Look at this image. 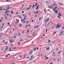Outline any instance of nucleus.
<instances>
[{"label":"nucleus","mask_w":64,"mask_h":64,"mask_svg":"<svg viewBox=\"0 0 64 64\" xmlns=\"http://www.w3.org/2000/svg\"><path fill=\"white\" fill-rule=\"evenodd\" d=\"M48 8H49L50 9H53V7L52 6H48Z\"/></svg>","instance_id":"7ed1b4c3"},{"label":"nucleus","mask_w":64,"mask_h":64,"mask_svg":"<svg viewBox=\"0 0 64 64\" xmlns=\"http://www.w3.org/2000/svg\"><path fill=\"white\" fill-rule=\"evenodd\" d=\"M9 1V0H7L6 1V2H8V1Z\"/></svg>","instance_id":"13d9d810"},{"label":"nucleus","mask_w":64,"mask_h":64,"mask_svg":"<svg viewBox=\"0 0 64 64\" xmlns=\"http://www.w3.org/2000/svg\"><path fill=\"white\" fill-rule=\"evenodd\" d=\"M50 24V23L49 22L47 25V26H49V24Z\"/></svg>","instance_id":"a878e982"},{"label":"nucleus","mask_w":64,"mask_h":64,"mask_svg":"<svg viewBox=\"0 0 64 64\" xmlns=\"http://www.w3.org/2000/svg\"><path fill=\"white\" fill-rule=\"evenodd\" d=\"M10 46H13V44H11L10 45Z\"/></svg>","instance_id":"680f3d73"},{"label":"nucleus","mask_w":64,"mask_h":64,"mask_svg":"<svg viewBox=\"0 0 64 64\" xmlns=\"http://www.w3.org/2000/svg\"><path fill=\"white\" fill-rule=\"evenodd\" d=\"M2 42H4V43H5V40H2Z\"/></svg>","instance_id":"2f4dec72"},{"label":"nucleus","mask_w":64,"mask_h":64,"mask_svg":"<svg viewBox=\"0 0 64 64\" xmlns=\"http://www.w3.org/2000/svg\"><path fill=\"white\" fill-rule=\"evenodd\" d=\"M46 59H48V57H46L45 58Z\"/></svg>","instance_id":"412c9836"},{"label":"nucleus","mask_w":64,"mask_h":64,"mask_svg":"<svg viewBox=\"0 0 64 64\" xmlns=\"http://www.w3.org/2000/svg\"><path fill=\"white\" fill-rule=\"evenodd\" d=\"M39 5H38L36 7V10H38L39 9Z\"/></svg>","instance_id":"39448f33"},{"label":"nucleus","mask_w":64,"mask_h":64,"mask_svg":"<svg viewBox=\"0 0 64 64\" xmlns=\"http://www.w3.org/2000/svg\"><path fill=\"white\" fill-rule=\"evenodd\" d=\"M57 6H56L54 8L55 9V10H56V9H57Z\"/></svg>","instance_id":"4be33fe9"},{"label":"nucleus","mask_w":64,"mask_h":64,"mask_svg":"<svg viewBox=\"0 0 64 64\" xmlns=\"http://www.w3.org/2000/svg\"><path fill=\"white\" fill-rule=\"evenodd\" d=\"M25 19H26V18H24V19L23 20L24 21V20H25Z\"/></svg>","instance_id":"58836bf2"},{"label":"nucleus","mask_w":64,"mask_h":64,"mask_svg":"<svg viewBox=\"0 0 64 64\" xmlns=\"http://www.w3.org/2000/svg\"><path fill=\"white\" fill-rule=\"evenodd\" d=\"M33 53V52L32 51H30V52H29L28 54H30V55H31L32 54V53Z\"/></svg>","instance_id":"20e7f679"},{"label":"nucleus","mask_w":64,"mask_h":64,"mask_svg":"<svg viewBox=\"0 0 64 64\" xmlns=\"http://www.w3.org/2000/svg\"><path fill=\"white\" fill-rule=\"evenodd\" d=\"M44 12H47V10H46V9H44Z\"/></svg>","instance_id":"4468645a"},{"label":"nucleus","mask_w":64,"mask_h":64,"mask_svg":"<svg viewBox=\"0 0 64 64\" xmlns=\"http://www.w3.org/2000/svg\"><path fill=\"white\" fill-rule=\"evenodd\" d=\"M19 58H22V56H19Z\"/></svg>","instance_id":"aec40b11"},{"label":"nucleus","mask_w":64,"mask_h":64,"mask_svg":"<svg viewBox=\"0 0 64 64\" xmlns=\"http://www.w3.org/2000/svg\"><path fill=\"white\" fill-rule=\"evenodd\" d=\"M49 21V18H48L47 20L46 19L44 21L45 24H46L47 22H48Z\"/></svg>","instance_id":"f03ea898"},{"label":"nucleus","mask_w":64,"mask_h":64,"mask_svg":"<svg viewBox=\"0 0 64 64\" xmlns=\"http://www.w3.org/2000/svg\"><path fill=\"white\" fill-rule=\"evenodd\" d=\"M29 30H28L27 32V33H29Z\"/></svg>","instance_id":"3c124183"},{"label":"nucleus","mask_w":64,"mask_h":64,"mask_svg":"<svg viewBox=\"0 0 64 64\" xmlns=\"http://www.w3.org/2000/svg\"><path fill=\"white\" fill-rule=\"evenodd\" d=\"M54 4H56V2H54Z\"/></svg>","instance_id":"4c0bfd02"},{"label":"nucleus","mask_w":64,"mask_h":64,"mask_svg":"<svg viewBox=\"0 0 64 64\" xmlns=\"http://www.w3.org/2000/svg\"><path fill=\"white\" fill-rule=\"evenodd\" d=\"M33 49L34 51H36V48H33Z\"/></svg>","instance_id":"9d476101"},{"label":"nucleus","mask_w":64,"mask_h":64,"mask_svg":"<svg viewBox=\"0 0 64 64\" xmlns=\"http://www.w3.org/2000/svg\"><path fill=\"white\" fill-rule=\"evenodd\" d=\"M29 7H32V5H31Z\"/></svg>","instance_id":"052dcab7"},{"label":"nucleus","mask_w":64,"mask_h":64,"mask_svg":"<svg viewBox=\"0 0 64 64\" xmlns=\"http://www.w3.org/2000/svg\"><path fill=\"white\" fill-rule=\"evenodd\" d=\"M56 33H57L56 32H54L53 33V34H54V35H55V34H56Z\"/></svg>","instance_id":"393cba45"},{"label":"nucleus","mask_w":64,"mask_h":64,"mask_svg":"<svg viewBox=\"0 0 64 64\" xmlns=\"http://www.w3.org/2000/svg\"><path fill=\"white\" fill-rule=\"evenodd\" d=\"M20 27H21L22 26V24H20L19 25Z\"/></svg>","instance_id":"7c9ffc66"},{"label":"nucleus","mask_w":64,"mask_h":64,"mask_svg":"<svg viewBox=\"0 0 64 64\" xmlns=\"http://www.w3.org/2000/svg\"><path fill=\"white\" fill-rule=\"evenodd\" d=\"M55 12L57 14V13H58V10H56L55 11Z\"/></svg>","instance_id":"a211bd4d"},{"label":"nucleus","mask_w":64,"mask_h":64,"mask_svg":"<svg viewBox=\"0 0 64 64\" xmlns=\"http://www.w3.org/2000/svg\"><path fill=\"white\" fill-rule=\"evenodd\" d=\"M38 28V26H35L34 27V28Z\"/></svg>","instance_id":"ddd939ff"},{"label":"nucleus","mask_w":64,"mask_h":64,"mask_svg":"<svg viewBox=\"0 0 64 64\" xmlns=\"http://www.w3.org/2000/svg\"><path fill=\"white\" fill-rule=\"evenodd\" d=\"M29 58H30V57H29V56H28V57H27V58L28 59H29Z\"/></svg>","instance_id":"4d7b16f0"},{"label":"nucleus","mask_w":64,"mask_h":64,"mask_svg":"<svg viewBox=\"0 0 64 64\" xmlns=\"http://www.w3.org/2000/svg\"><path fill=\"white\" fill-rule=\"evenodd\" d=\"M45 36V34H44L43 35V36Z\"/></svg>","instance_id":"338daca9"},{"label":"nucleus","mask_w":64,"mask_h":64,"mask_svg":"<svg viewBox=\"0 0 64 64\" xmlns=\"http://www.w3.org/2000/svg\"><path fill=\"white\" fill-rule=\"evenodd\" d=\"M50 49V47L47 48H46V50H49Z\"/></svg>","instance_id":"1a4fd4ad"},{"label":"nucleus","mask_w":64,"mask_h":64,"mask_svg":"<svg viewBox=\"0 0 64 64\" xmlns=\"http://www.w3.org/2000/svg\"><path fill=\"white\" fill-rule=\"evenodd\" d=\"M14 38L15 39V38H16V36H15L14 37Z\"/></svg>","instance_id":"de8ad7c7"},{"label":"nucleus","mask_w":64,"mask_h":64,"mask_svg":"<svg viewBox=\"0 0 64 64\" xmlns=\"http://www.w3.org/2000/svg\"><path fill=\"white\" fill-rule=\"evenodd\" d=\"M61 35H62V34H60V36H61Z\"/></svg>","instance_id":"0e129e2a"},{"label":"nucleus","mask_w":64,"mask_h":64,"mask_svg":"<svg viewBox=\"0 0 64 64\" xmlns=\"http://www.w3.org/2000/svg\"><path fill=\"white\" fill-rule=\"evenodd\" d=\"M37 4H38L37 3H36V4L35 5V6H36H36H37Z\"/></svg>","instance_id":"c85d7f7f"},{"label":"nucleus","mask_w":64,"mask_h":64,"mask_svg":"<svg viewBox=\"0 0 64 64\" xmlns=\"http://www.w3.org/2000/svg\"><path fill=\"white\" fill-rule=\"evenodd\" d=\"M26 23V22L24 21V22L23 23Z\"/></svg>","instance_id":"6e6d98bb"},{"label":"nucleus","mask_w":64,"mask_h":64,"mask_svg":"<svg viewBox=\"0 0 64 64\" xmlns=\"http://www.w3.org/2000/svg\"><path fill=\"white\" fill-rule=\"evenodd\" d=\"M10 51H11V48L10 49Z\"/></svg>","instance_id":"49530a36"},{"label":"nucleus","mask_w":64,"mask_h":64,"mask_svg":"<svg viewBox=\"0 0 64 64\" xmlns=\"http://www.w3.org/2000/svg\"><path fill=\"white\" fill-rule=\"evenodd\" d=\"M50 42H51V40H48V42H47L46 43H48H48H50Z\"/></svg>","instance_id":"0eeeda50"},{"label":"nucleus","mask_w":64,"mask_h":64,"mask_svg":"<svg viewBox=\"0 0 64 64\" xmlns=\"http://www.w3.org/2000/svg\"><path fill=\"white\" fill-rule=\"evenodd\" d=\"M38 12H39L38 11L36 12V14H37V13H38Z\"/></svg>","instance_id":"8fccbe9b"},{"label":"nucleus","mask_w":64,"mask_h":64,"mask_svg":"<svg viewBox=\"0 0 64 64\" xmlns=\"http://www.w3.org/2000/svg\"><path fill=\"white\" fill-rule=\"evenodd\" d=\"M15 24L16 25H17L18 24V22H16L15 23Z\"/></svg>","instance_id":"9b49d317"},{"label":"nucleus","mask_w":64,"mask_h":64,"mask_svg":"<svg viewBox=\"0 0 64 64\" xmlns=\"http://www.w3.org/2000/svg\"><path fill=\"white\" fill-rule=\"evenodd\" d=\"M27 27H28V25H26V28H27Z\"/></svg>","instance_id":"69168bd1"},{"label":"nucleus","mask_w":64,"mask_h":64,"mask_svg":"<svg viewBox=\"0 0 64 64\" xmlns=\"http://www.w3.org/2000/svg\"><path fill=\"white\" fill-rule=\"evenodd\" d=\"M61 25H60L59 24H58L57 25V26H56V28L57 29V28H58V29H60V27H61Z\"/></svg>","instance_id":"f257e3e1"},{"label":"nucleus","mask_w":64,"mask_h":64,"mask_svg":"<svg viewBox=\"0 0 64 64\" xmlns=\"http://www.w3.org/2000/svg\"><path fill=\"white\" fill-rule=\"evenodd\" d=\"M9 27H11L12 26V24L9 25Z\"/></svg>","instance_id":"79ce46f5"},{"label":"nucleus","mask_w":64,"mask_h":64,"mask_svg":"<svg viewBox=\"0 0 64 64\" xmlns=\"http://www.w3.org/2000/svg\"><path fill=\"white\" fill-rule=\"evenodd\" d=\"M6 8H7V9L9 10L10 9L9 6L7 7Z\"/></svg>","instance_id":"6ab92c4d"},{"label":"nucleus","mask_w":64,"mask_h":64,"mask_svg":"<svg viewBox=\"0 0 64 64\" xmlns=\"http://www.w3.org/2000/svg\"><path fill=\"white\" fill-rule=\"evenodd\" d=\"M54 26L52 28V29H53L54 28Z\"/></svg>","instance_id":"473e14b6"},{"label":"nucleus","mask_w":64,"mask_h":64,"mask_svg":"<svg viewBox=\"0 0 64 64\" xmlns=\"http://www.w3.org/2000/svg\"><path fill=\"white\" fill-rule=\"evenodd\" d=\"M30 58H32V59H33V58L34 57H33V56H31Z\"/></svg>","instance_id":"bb28decb"},{"label":"nucleus","mask_w":64,"mask_h":64,"mask_svg":"<svg viewBox=\"0 0 64 64\" xmlns=\"http://www.w3.org/2000/svg\"><path fill=\"white\" fill-rule=\"evenodd\" d=\"M18 17L20 18V19H22V17L21 16L18 15Z\"/></svg>","instance_id":"6e6552de"},{"label":"nucleus","mask_w":64,"mask_h":64,"mask_svg":"<svg viewBox=\"0 0 64 64\" xmlns=\"http://www.w3.org/2000/svg\"><path fill=\"white\" fill-rule=\"evenodd\" d=\"M24 11H22V13H24Z\"/></svg>","instance_id":"5fc2aeb1"},{"label":"nucleus","mask_w":64,"mask_h":64,"mask_svg":"<svg viewBox=\"0 0 64 64\" xmlns=\"http://www.w3.org/2000/svg\"><path fill=\"white\" fill-rule=\"evenodd\" d=\"M52 10L53 11L55 12V10H55L54 8L52 9Z\"/></svg>","instance_id":"f3484780"},{"label":"nucleus","mask_w":64,"mask_h":64,"mask_svg":"<svg viewBox=\"0 0 64 64\" xmlns=\"http://www.w3.org/2000/svg\"><path fill=\"white\" fill-rule=\"evenodd\" d=\"M8 55H7L5 57H6V58H7V57H8Z\"/></svg>","instance_id":"603ef678"},{"label":"nucleus","mask_w":64,"mask_h":64,"mask_svg":"<svg viewBox=\"0 0 64 64\" xmlns=\"http://www.w3.org/2000/svg\"><path fill=\"white\" fill-rule=\"evenodd\" d=\"M35 33H34V34L33 36H35Z\"/></svg>","instance_id":"774afa93"},{"label":"nucleus","mask_w":64,"mask_h":64,"mask_svg":"<svg viewBox=\"0 0 64 64\" xmlns=\"http://www.w3.org/2000/svg\"><path fill=\"white\" fill-rule=\"evenodd\" d=\"M61 53V51H60V52H58V54H60V53Z\"/></svg>","instance_id":"b1692460"},{"label":"nucleus","mask_w":64,"mask_h":64,"mask_svg":"<svg viewBox=\"0 0 64 64\" xmlns=\"http://www.w3.org/2000/svg\"><path fill=\"white\" fill-rule=\"evenodd\" d=\"M58 62H60V60L59 59H58Z\"/></svg>","instance_id":"a18cd8bd"},{"label":"nucleus","mask_w":64,"mask_h":64,"mask_svg":"<svg viewBox=\"0 0 64 64\" xmlns=\"http://www.w3.org/2000/svg\"><path fill=\"white\" fill-rule=\"evenodd\" d=\"M30 9V8H28L27 10H29Z\"/></svg>","instance_id":"72a5a7b5"},{"label":"nucleus","mask_w":64,"mask_h":64,"mask_svg":"<svg viewBox=\"0 0 64 64\" xmlns=\"http://www.w3.org/2000/svg\"><path fill=\"white\" fill-rule=\"evenodd\" d=\"M34 6H35V4H34L32 6V8H34Z\"/></svg>","instance_id":"c756f323"},{"label":"nucleus","mask_w":64,"mask_h":64,"mask_svg":"<svg viewBox=\"0 0 64 64\" xmlns=\"http://www.w3.org/2000/svg\"><path fill=\"white\" fill-rule=\"evenodd\" d=\"M24 21L23 20H21V22H22V23H23L24 22Z\"/></svg>","instance_id":"dca6fc26"},{"label":"nucleus","mask_w":64,"mask_h":64,"mask_svg":"<svg viewBox=\"0 0 64 64\" xmlns=\"http://www.w3.org/2000/svg\"><path fill=\"white\" fill-rule=\"evenodd\" d=\"M58 16H60V17H61L62 16H61V14H60V13H59L58 14Z\"/></svg>","instance_id":"423d86ee"},{"label":"nucleus","mask_w":64,"mask_h":64,"mask_svg":"<svg viewBox=\"0 0 64 64\" xmlns=\"http://www.w3.org/2000/svg\"><path fill=\"white\" fill-rule=\"evenodd\" d=\"M41 17L39 19V20H41Z\"/></svg>","instance_id":"e433bc0d"},{"label":"nucleus","mask_w":64,"mask_h":64,"mask_svg":"<svg viewBox=\"0 0 64 64\" xmlns=\"http://www.w3.org/2000/svg\"><path fill=\"white\" fill-rule=\"evenodd\" d=\"M23 6H24V5H22V7H23Z\"/></svg>","instance_id":"e2e57ef3"},{"label":"nucleus","mask_w":64,"mask_h":64,"mask_svg":"<svg viewBox=\"0 0 64 64\" xmlns=\"http://www.w3.org/2000/svg\"><path fill=\"white\" fill-rule=\"evenodd\" d=\"M60 6H62V5H63V4L62 3H61L60 4Z\"/></svg>","instance_id":"c9c22d12"},{"label":"nucleus","mask_w":64,"mask_h":64,"mask_svg":"<svg viewBox=\"0 0 64 64\" xmlns=\"http://www.w3.org/2000/svg\"><path fill=\"white\" fill-rule=\"evenodd\" d=\"M55 52H52V54H55Z\"/></svg>","instance_id":"c03bdc74"},{"label":"nucleus","mask_w":64,"mask_h":64,"mask_svg":"<svg viewBox=\"0 0 64 64\" xmlns=\"http://www.w3.org/2000/svg\"><path fill=\"white\" fill-rule=\"evenodd\" d=\"M11 13L12 14H13V10H11Z\"/></svg>","instance_id":"cd10ccee"},{"label":"nucleus","mask_w":64,"mask_h":64,"mask_svg":"<svg viewBox=\"0 0 64 64\" xmlns=\"http://www.w3.org/2000/svg\"><path fill=\"white\" fill-rule=\"evenodd\" d=\"M60 34H63V32L62 31H61L60 32Z\"/></svg>","instance_id":"5701e85b"},{"label":"nucleus","mask_w":64,"mask_h":64,"mask_svg":"<svg viewBox=\"0 0 64 64\" xmlns=\"http://www.w3.org/2000/svg\"><path fill=\"white\" fill-rule=\"evenodd\" d=\"M8 25H10V23H9V22H8Z\"/></svg>","instance_id":"864d4df0"},{"label":"nucleus","mask_w":64,"mask_h":64,"mask_svg":"<svg viewBox=\"0 0 64 64\" xmlns=\"http://www.w3.org/2000/svg\"><path fill=\"white\" fill-rule=\"evenodd\" d=\"M20 45V43H19L18 44V45Z\"/></svg>","instance_id":"bf43d9fd"},{"label":"nucleus","mask_w":64,"mask_h":64,"mask_svg":"<svg viewBox=\"0 0 64 64\" xmlns=\"http://www.w3.org/2000/svg\"><path fill=\"white\" fill-rule=\"evenodd\" d=\"M37 50H38L39 49V48L37 47Z\"/></svg>","instance_id":"09e8293b"},{"label":"nucleus","mask_w":64,"mask_h":64,"mask_svg":"<svg viewBox=\"0 0 64 64\" xmlns=\"http://www.w3.org/2000/svg\"><path fill=\"white\" fill-rule=\"evenodd\" d=\"M18 14H19V12H17L16 13V14L17 15H18Z\"/></svg>","instance_id":"ea45409f"},{"label":"nucleus","mask_w":64,"mask_h":64,"mask_svg":"<svg viewBox=\"0 0 64 64\" xmlns=\"http://www.w3.org/2000/svg\"><path fill=\"white\" fill-rule=\"evenodd\" d=\"M46 3H47L48 4L49 3V2L48 1H46Z\"/></svg>","instance_id":"a19ab883"},{"label":"nucleus","mask_w":64,"mask_h":64,"mask_svg":"<svg viewBox=\"0 0 64 64\" xmlns=\"http://www.w3.org/2000/svg\"><path fill=\"white\" fill-rule=\"evenodd\" d=\"M10 44H12L13 43V41L12 40H11L10 41Z\"/></svg>","instance_id":"f8f14e48"},{"label":"nucleus","mask_w":64,"mask_h":64,"mask_svg":"<svg viewBox=\"0 0 64 64\" xmlns=\"http://www.w3.org/2000/svg\"><path fill=\"white\" fill-rule=\"evenodd\" d=\"M0 10H2V11H3V10L2 8H0Z\"/></svg>","instance_id":"f704fd0d"},{"label":"nucleus","mask_w":64,"mask_h":64,"mask_svg":"<svg viewBox=\"0 0 64 64\" xmlns=\"http://www.w3.org/2000/svg\"><path fill=\"white\" fill-rule=\"evenodd\" d=\"M57 17H58V18L59 19H61V17L60 16H58Z\"/></svg>","instance_id":"2eb2a0df"},{"label":"nucleus","mask_w":64,"mask_h":64,"mask_svg":"<svg viewBox=\"0 0 64 64\" xmlns=\"http://www.w3.org/2000/svg\"><path fill=\"white\" fill-rule=\"evenodd\" d=\"M8 48V47H6V50H7Z\"/></svg>","instance_id":"37998d69"}]
</instances>
